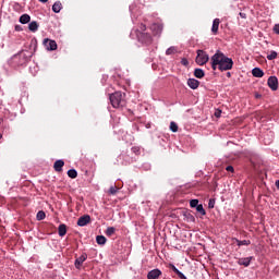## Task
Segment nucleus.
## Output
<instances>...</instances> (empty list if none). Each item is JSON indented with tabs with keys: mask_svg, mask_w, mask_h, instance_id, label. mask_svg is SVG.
Listing matches in <instances>:
<instances>
[{
	"mask_svg": "<svg viewBox=\"0 0 279 279\" xmlns=\"http://www.w3.org/2000/svg\"><path fill=\"white\" fill-rule=\"evenodd\" d=\"M112 108H125L128 101L125 100V93L114 92L109 96Z\"/></svg>",
	"mask_w": 279,
	"mask_h": 279,
	"instance_id": "f257e3e1",
	"label": "nucleus"
},
{
	"mask_svg": "<svg viewBox=\"0 0 279 279\" xmlns=\"http://www.w3.org/2000/svg\"><path fill=\"white\" fill-rule=\"evenodd\" d=\"M228 58L221 50H217L215 54L210 58V64L213 71L219 70V66H221L225 62V60Z\"/></svg>",
	"mask_w": 279,
	"mask_h": 279,
	"instance_id": "f03ea898",
	"label": "nucleus"
},
{
	"mask_svg": "<svg viewBox=\"0 0 279 279\" xmlns=\"http://www.w3.org/2000/svg\"><path fill=\"white\" fill-rule=\"evenodd\" d=\"M208 60H210V57L208 56V53H206V51L197 50V56L195 60L196 64H198L199 66H204V64H206Z\"/></svg>",
	"mask_w": 279,
	"mask_h": 279,
	"instance_id": "7ed1b4c3",
	"label": "nucleus"
},
{
	"mask_svg": "<svg viewBox=\"0 0 279 279\" xmlns=\"http://www.w3.org/2000/svg\"><path fill=\"white\" fill-rule=\"evenodd\" d=\"M234 68V61L232 60V58L227 57V59L223 61V63L221 64V66H219L218 71H232V69Z\"/></svg>",
	"mask_w": 279,
	"mask_h": 279,
	"instance_id": "20e7f679",
	"label": "nucleus"
},
{
	"mask_svg": "<svg viewBox=\"0 0 279 279\" xmlns=\"http://www.w3.org/2000/svg\"><path fill=\"white\" fill-rule=\"evenodd\" d=\"M44 46L48 51H56L58 49V44L53 39H44Z\"/></svg>",
	"mask_w": 279,
	"mask_h": 279,
	"instance_id": "39448f33",
	"label": "nucleus"
},
{
	"mask_svg": "<svg viewBox=\"0 0 279 279\" xmlns=\"http://www.w3.org/2000/svg\"><path fill=\"white\" fill-rule=\"evenodd\" d=\"M137 38L141 43H144L145 45H151V35L149 33H140L137 35Z\"/></svg>",
	"mask_w": 279,
	"mask_h": 279,
	"instance_id": "423d86ee",
	"label": "nucleus"
},
{
	"mask_svg": "<svg viewBox=\"0 0 279 279\" xmlns=\"http://www.w3.org/2000/svg\"><path fill=\"white\" fill-rule=\"evenodd\" d=\"M88 258V255L86 253H84L83 255H81L80 257H77L74 262V265L76 267V269H81L82 265H84L85 260Z\"/></svg>",
	"mask_w": 279,
	"mask_h": 279,
	"instance_id": "0eeeda50",
	"label": "nucleus"
},
{
	"mask_svg": "<svg viewBox=\"0 0 279 279\" xmlns=\"http://www.w3.org/2000/svg\"><path fill=\"white\" fill-rule=\"evenodd\" d=\"M267 84L270 89L278 90V77L269 76Z\"/></svg>",
	"mask_w": 279,
	"mask_h": 279,
	"instance_id": "6e6552de",
	"label": "nucleus"
},
{
	"mask_svg": "<svg viewBox=\"0 0 279 279\" xmlns=\"http://www.w3.org/2000/svg\"><path fill=\"white\" fill-rule=\"evenodd\" d=\"M88 223H90V217L88 215H84L77 220V226H80L81 228H84V226H88Z\"/></svg>",
	"mask_w": 279,
	"mask_h": 279,
	"instance_id": "1a4fd4ad",
	"label": "nucleus"
},
{
	"mask_svg": "<svg viewBox=\"0 0 279 279\" xmlns=\"http://www.w3.org/2000/svg\"><path fill=\"white\" fill-rule=\"evenodd\" d=\"M160 276H162V271L158 268L153 269L147 274L148 279H159Z\"/></svg>",
	"mask_w": 279,
	"mask_h": 279,
	"instance_id": "9d476101",
	"label": "nucleus"
},
{
	"mask_svg": "<svg viewBox=\"0 0 279 279\" xmlns=\"http://www.w3.org/2000/svg\"><path fill=\"white\" fill-rule=\"evenodd\" d=\"M162 28H163V26H162V24H160V23H154V24L150 26V29H151V32H153V34H154L155 36H158V34H162Z\"/></svg>",
	"mask_w": 279,
	"mask_h": 279,
	"instance_id": "9b49d317",
	"label": "nucleus"
},
{
	"mask_svg": "<svg viewBox=\"0 0 279 279\" xmlns=\"http://www.w3.org/2000/svg\"><path fill=\"white\" fill-rule=\"evenodd\" d=\"M254 260L253 256L250 257H242L238 259V265H242L243 267H250V263Z\"/></svg>",
	"mask_w": 279,
	"mask_h": 279,
	"instance_id": "f8f14e48",
	"label": "nucleus"
},
{
	"mask_svg": "<svg viewBox=\"0 0 279 279\" xmlns=\"http://www.w3.org/2000/svg\"><path fill=\"white\" fill-rule=\"evenodd\" d=\"M220 23H221V20L219 19L214 20L213 26H211V33L214 34V36H217V34L219 33Z\"/></svg>",
	"mask_w": 279,
	"mask_h": 279,
	"instance_id": "ddd939ff",
	"label": "nucleus"
},
{
	"mask_svg": "<svg viewBox=\"0 0 279 279\" xmlns=\"http://www.w3.org/2000/svg\"><path fill=\"white\" fill-rule=\"evenodd\" d=\"M187 86H190L192 90H197V88H199V81L196 78H189Z\"/></svg>",
	"mask_w": 279,
	"mask_h": 279,
	"instance_id": "4468645a",
	"label": "nucleus"
},
{
	"mask_svg": "<svg viewBox=\"0 0 279 279\" xmlns=\"http://www.w3.org/2000/svg\"><path fill=\"white\" fill-rule=\"evenodd\" d=\"M62 167H64V160L59 159L53 163V169L57 171V173L62 172Z\"/></svg>",
	"mask_w": 279,
	"mask_h": 279,
	"instance_id": "2eb2a0df",
	"label": "nucleus"
},
{
	"mask_svg": "<svg viewBox=\"0 0 279 279\" xmlns=\"http://www.w3.org/2000/svg\"><path fill=\"white\" fill-rule=\"evenodd\" d=\"M252 75H253V77H264L265 72H263V70L260 68H254L252 70Z\"/></svg>",
	"mask_w": 279,
	"mask_h": 279,
	"instance_id": "dca6fc26",
	"label": "nucleus"
},
{
	"mask_svg": "<svg viewBox=\"0 0 279 279\" xmlns=\"http://www.w3.org/2000/svg\"><path fill=\"white\" fill-rule=\"evenodd\" d=\"M61 10H62V2L56 1L52 5V12H54V14H60Z\"/></svg>",
	"mask_w": 279,
	"mask_h": 279,
	"instance_id": "f3484780",
	"label": "nucleus"
},
{
	"mask_svg": "<svg viewBox=\"0 0 279 279\" xmlns=\"http://www.w3.org/2000/svg\"><path fill=\"white\" fill-rule=\"evenodd\" d=\"M29 21H32V17L27 13L20 16V23H22V25H27Z\"/></svg>",
	"mask_w": 279,
	"mask_h": 279,
	"instance_id": "a211bd4d",
	"label": "nucleus"
},
{
	"mask_svg": "<svg viewBox=\"0 0 279 279\" xmlns=\"http://www.w3.org/2000/svg\"><path fill=\"white\" fill-rule=\"evenodd\" d=\"M206 75V73L204 72V70L196 68L194 70V76L197 77V80H202L204 76Z\"/></svg>",
	"mask_w": 279,
	"mask_h": 279,
	"instance_id": "6ab92c4d",
	"label": "nucleus"
},
{
	"mask_svg": "<svg viewBox=\"0 0 279 279\" xmlns=\"http://www.w3.org/2000/svg\"><path fill=\"white\" fill-rule=\"evenodd\" d=\"M38 27H39V25H38V22H36V21H33L28 24L29 32H33V33L38 32Z\"/></svg>",
	"mask_w": 279,
	"mask_h": 279,
	"instance_id": "aec40b11",
	"label": "nucleus"
},
{
	"mask_svg": "<svg viewBox=\"0 0 279 279\" xmlns=\"http://www.w3.org/2000/svg\"><path fill=\"white\" fill-rule=\"evenodd\" d=\"M58 231H59V236H66V225L61 223L59 226Z\"/></svg>",
	"mask_w": 279,
	"mask_h": 279,
	"instance_id": "412c9836",
	"label": "nucleus"
},
{
	"mask_svg": "<svg viewBox=\"0 0 279 279\" xmlns=\"http://www.w3.org/2000/svg\"><path fill=\"white\" fill-rule=\"evenodd\" d=\"M106 241H107V239L104 235L96 236V243H98V245H106Z\"/></svg>",
	"mask_w": 279,
	"mask_h": 279,
	"instance_id": "4be33fe9",
	"label": "nucleus"
},
{
	"mask_svg": "<svg viewBox=\"0 0 279 279\" xmlns=\"http://www.w3.org/2000/svg\"><path fill=\"white\" fill-rule=\"evenodd\" d=\"M114 232H117V228L114 227H108L107 230L105 231V234L107 236H112L114 234Z\"/></svg>",
	"mask_w": 279,
	"mask_h": 279,
	"instance_id": "5701e85b",
	"label": "nucleus"
},
{
	"mask_svg": "<svg viewBox=\"0 0 279 279\" xmlns=\"http://www.w3.org/2000/svg\"><path fill=\"white\" fill-rule=\"evenodd\" d=\"M174 53H178V48L173 46L166 50V56H173Z\"/></svg>",
	"mask_w": 279,
	"mask_h": 279,
	"instance_id": "b1692460",
	"label": "nucleus"
},
{
	"mask_svg": "<svg viewBox=\"0 0 279 279\" xmlns=\"http://www.w3.org/2000/svg\"><path fill=\"white\" fill-rule=\"evenodd\" d=\"M68 175H69V178H71L72 180H75V178H77V170H75V169H70V170L68 171Z\"/></svg>",
	"mask_w": 279,
	"mask_h": 279,
	"instance_id": "393cba45",
	"label": "nucleus"
},
{
	"mask_svg": "<svg viewBox=\"0 0 279 279\" xmlns=\"http://www.w3.org/2000/svg\"><path fill=\"white\" fill-rule=\"evenodd\" d=\"M278 58V52L271 50L269 54H267V60H276Z\"/></svg>",
	"mask_w": 279,
	"mask_h": 279,
	"instance_id": "a878e982",
	"label": "nucleus"
},
{
	"mask_svg": "<svg viewBox=\"0 0 279 279\" xmlns=\"http://www.w3.org/2000/svg\"><path fill=\"white\" fill-rule=\"evenodd\" d=\"M238 243V246L241 247L242 245H251V241L250 240H235Z\"/></svg>",
	"mask_w": 279,
	"mask_h": 279,
	"instance_id": "bb28decb",
	"label": "nucleus"
},
{
	"mask_svg": "<svg viewBox=\"0 0 279 279\" xmlns=\"http://www.w3.org/2000/svg\"><path fill=\"white\" fill-rule=\"evenodd\" d=\"M45 217H47L45 211L40 210L37 213V221H43V219H45Z\"/></svg>",
	"mask_w": 279,
	"mask_h": 279,
	"instance_id": "cd10ccee",
	"label": "nucleus"
},
{
	"mask_svg": "<svg viewBox=\"0 0 279 279\" xmlns=\"http://www.w3.org/2000/svg\"><path fill=\"white\" fill-rule=\"evenodd\" d=\"M190 206L191 208H197L199 206V201L198 199L190 201Z\"/></svg>",
	"mask_w": 279,
	"mask_h": 279,
	"instance_id": "c85d7f7f",
	"label": "nucleus"
},
{
	"mask_svg": "<svg viewBox=\"0 0 279 279\" xmlns=\"http://www.w3.org/2000/svg\"><path fill=\"white\" fill-rule=\"evenodd\" d=\"M118 191H119V187H117V185L111 186L109 189V195H117Z\"/></svg>",
	"mask_w": 279,
	"mask_h": 279,
	"instance_id": "c756f323",
	"label": "nucleus"
},
{
	"mask_svg": "<svg viewBox=\"0 0 279 279\" xmlns=\"http://www.w3.org/2000/svg\"><path fill=\"white\" fill-rule=\"evenodd\" d=\"M196 210L203 216L206 215V209H204V205L202 204L196 207Z\"/></svg>",
	"mask_w": 279,
	"mask_h": 279,
	"instance_id": "7c9ffc66",
	"label": "nucleus"
},
{
	"mask_svg": "<svg viewBox=\"0 0 279 279\" xmlns=\"http://www.w3.org/2000/svg\"><path fill=\"white\" fill-rule=\"evenodd\" d=\"M171 132H178V124L175 122H170Z\"/></svg>",
	"mask_w": 279,
	"mask_h": 279,
	"instance_id": "2f4dec72",
	"label": "nucleus"
},
{
	"mask_svg": "<svg viewBox=\"0 0 279 279\" xmlns=\"http://www.w3.org/2000/svg\"><path fill=\"white\" fill-rule=\"evenodd\" d=\"M208 208H215V199L210 198L208 202Z\"/></svg>",
	"mask_w": 279,
	"mask_h": 279,
	"instance_id": "473e14b6",
	"label": "nucleus"
},
{
	"mask_svg": "<svg viewBox=\"0 0 279 279\" xmlns=\"http://www.w3.org/2000/svg\"><path fill=\"white\" fill-rule=\"evenodd\" d=\"M20 58H24V62H27V54L24 52H21L20 54H17Z\"/></svg>",
	"mask_w": 279,
	"mask_h": 279,
	"instance_id": "72a5a7b5",
	"label": "nucleus"
},
{
	"mask_svg": "<svg viewBox=\"0 0 279 279\" xmlns=\"http://www.w3.org/2000/svg\"><path fill=\"white\" fill-rule=\"evenodd\" d=\"M187 220L192 221V222H195V216H193L191 214H187Z\"/></svg>",
	"mask_w": 279,
	"mask_h": 279,
	"instance_id": "f704fd0d",
	"label": "nucleus"
},
{
	"mask_svg": "<svg viewBox=\"0 0 279 279\" xmlns=\"http://www.w3.org/2000/svg\"><path fill=\"white\" fill-rule=\"evenodd\" d=\"M226 171H230L231 173H234V167L227 166Z\"/></svg>",
	"mask_w": 279,
	"mask_h": 279,
	"instance_id": "c9c22d12",
	"label": "nucleus"
},
{
	"mask_svg": "<svg viewBox=\"0 0 279 279\" xmlns=\"http://www.w3.org/2000/svg\"><path fill=\"white\" fill-rule=\"evenodd\" d=\"M274 32H275V34H278V35H279V24H276V25L274 26Z\"/></svg>",
	"mask_w": 279,
	"mask_h": 279,
	"instance_id": "e433bc0d",
	"label": "nucleus"
},
{
	"mask_svg": "<svg viewBox=\"0 0 279 279\" xmlns=\"http://www.w3.org/2000/svg\"><path fill=\"white\" fill-rule=\"evenodd\" d=\"M177 276H179L180 279H186V276H184V274H182V271H179L177 274Z\"/></svg>",
	"mask_w": 279,
	"mask_h": 279,
	"instance_id": "4c0bfd02",
	"label": "nucleus"
},
{
	"mask_svg": "<svg viewBox=\"0 0 279 279\" xmlns=\"http://www.w3.org/2000/svg\"><path fill=\"white\" fill-rule=\"evenodd\" d=\"M215 117H216L217 119H219V117H221V110H216Z\"/></svg>",
	"mask_w": 279,
	"mask_h": 279,
	"instance_id": "58836bf2",
	"label": "nucleus"
},
{
	"mask_svg": "<svg viewBox=\"0 0 279 279\" xmlns=\"http://www.w3.org/2000/svg\"><path fill=\"white\" fill-rule=\"evenodd\" d=\"M141 29H142V32H145V29H147V26H145V24H142Z\"/></svg>",
	"mask_w": 279,
	"mask_h": 279,
	"instance_id": "ea45409f",
	"label": "nucleus"
},
{
	"mask_svg": "<svg viewBox=\"0 0 279 279\" xmlns=\"http://www.w3.org/2000/svg\"><path fill=\"white\" fill-rule=\"evenodd\" d=\"M23 28H21V26L20 25H16L15 26V32H21Z\"/></svg>",
	"mask_w": 279,
	"mask_h": 279,
	"instance_id": "a19ab883",
	"label": "nucleus"
},
{
	"mask_svg": "<svg viewBox=\"0 0 279 279\" xmlns=\"http://www.w3.org/2000/svg\"><path fill=\"white\" fill-rule=\"evenodd\" d=\"M173 271L178 275V272H180V270L175 267H173Z\"/></svg>",
	"mask_w": 279,
	"mask_h": 279,
	"instance_id": "79ce46f5",
	"label": "nucleus"
},
{
	"mask_svg": "<svg viewBox=\"0 0 279 279\" xmlns=\"http://www.w3.org/2000/svg\"><path fill=\"white\" fill-rule=\"evenodd\" d=\"M38 1H40V3H47V1L49 0H38Z\"/></svg>",
	"mask_w": 279,
	"mask_h": 279,
	"instance_id": "37998d69",
	"label": "nucleus"
},
{
	"mask_svg": "<svg viewBox=\"0 0 279 279\" xmlns=\"http://www.w3.org/2000/svg\"><path fill=\"white\" fill-rule=\"evenodd\" d=\"M227 77H232V73L228 72Z\"/></svg>",
	"mask_w": 279,
	"mask_h": 279,
	"instance_id": "c03bdc74",
	"label": "nucleus"
},
{
	"mask_svg": "<svg viewBox=\"0 0 279 279\" xmlns=\"http://www.w3.org/2000/svg\"><path fill=\"white\" fill-rule=\"evenodd\" d=\"M276 186H277V189H279V180L276 181Z\"/></svg>",
	"mask_w": 279,
	"mask_h": 279,
	"instance_id": "a18cd8bd",
	"label": "nucleus"
},
{
	"mask_svg": "<svg viewBox=\"0 0 279 279\" xmlns=\"http://www.w3.org/2000/svg\"><path fill=\"white\" fill-rule=\"evenodd\" d=\"M240 16H242V19H244L245 16H243V13H240Z\"/></svg>",
	"mask_w": 279,
	"mask_h": 279,
	"instance_id": "49530a36",
	"label": "nucleus"
},
{
	"mask_svg": "<svg viewBox=\"0 0 279 279\" xmlns=\"http://www.w3.org/2000/svg\"><path fill=\"white\" fill-rule=\"evenodd\" d=\"M1 138H3V135L0 133V141H1Z\"/></svg>",
	"mask_w": 279,
	"mask_h": 279,
	"instance_id": "de8ad7c7",
	"label": "nucleus"
},
{
	"mask_svg": "<svg viewBox=\"0 0 279 279\" xmlns=\"http://www.w3.org/2000/svg\"><path fill=\"white\" fill-rule=\"evenodd\" d=\"M259 97H260V95L257 94V95H256V98L258 99Z\"/></svg>",
	"mask_w": 279,
	"mask_h": 279,
	"instance_id": "09e8293b",
	"label": "nucleus"
},
{
	"mask_svg": "<svg viewBox=\"0 0 279 279\" xmlns=\"http://www.w3.org/2000/svg\"><path fill=\"white\" fill-rule=\"evenodd\" d=\"M183 64H186V61H183Z\"/></svg>",
	"mask_w": 279,
	"mask_h": 279,
	"instance_id": "8fccbe9b",
	"label": "nucleus"
},
{
	"mask_svg": "<svg viewBox=\"0 0 279 279\" xmlns=\"http://www.w3.org/2000/svg\"><path fill=\"white\" fill-rule=\"evenodd\" d=\"M146 128H149V124H147Z\"/></svg>",
	"mask_w": 279,
	"mask_h": 279,
	"instance_id": "3c124183",
	"label": "nucleus"
}]
</instances>
